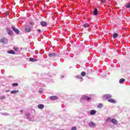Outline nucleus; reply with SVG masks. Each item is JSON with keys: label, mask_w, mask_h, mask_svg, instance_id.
<instances>
[{"label": "nucleus", "mask_w": 130, "mask_h": 130, "mask_svg": "<svg viewBox=\"0 0 130 130\" xmlns=\"http://www.w3.org/2000/svg\"><path fill=\"white\" fill-rule=\"evenodd\" d=\"M0 43H3V44H6L8 43V40L6 38H4L0 40Z\"/></svg>", "instance_id": "nucleus-1"}, {"label": "nucleus", "mask_w": 130, "mask_h": 130, "mask_svg": "<svg viewBox=\"0 0 130 130\" xmlns=\"http://www.w3.org/2000/svg\"><path fill=\"white\" fill-rule=\"evenodd\" d=\"M112 123H113V124H117V123H118V121H117V120H116V118H113L111 120Z\"/></svg>", "instance_id": "nucleus-2"}, {"label": "nucleus", "mask_w": 130, "mask_h": 130, "mask_svg": "<svg viewBox=\"0 0 130 130\" xmlns=\"http://www.w3.org/2000/svg\"><path fill=\"white\" fill-rule=\"evenodd\" d=\"M12 29L13 30V31L14 32H15V33H16V34H19V33H20V31L19 30V29L16 28L14 26H12Z\"/></svg>", "instance_id": "nucleus-3"}, {"label": "nucleus", "mask_w": 130, "mask_h": 130, "mask_svg": "<svg viewBox=\"0 0 130 130\" xmlns=\"http://www.w3.org/2000/svg\"><path fill=\"white\" fill-rule=\"evenodd\" d=\"M111 97H112V96L111 94H107L104 95L103 98L104 99H108V98H111Z\"/></svg>", "instance_id": "nucleus-4"}, {"label": "nucleus", "mask_w": 130, "mask_h": 130, "mask_svg": "<svg viewBox=\"0 0 130 130\" xmlns=\"http://www.w3.org/2000/svg\"><path fill=\"white\" fill-rule=\"evenodd\" d=\"M89 126L90 127H95L96 126V124L93 122H90L89 123Z\"/></svg>", "instance_id": "nucleus-5"}, {"label": "nucleus", "mask_w": 130, "mask_h": 130, "mask_svg": "<svg viewBox=\"0 0 130 130\" xmlns=\"http://www.w3.org/2000/svg\"><path fill=\"white\" fill-rule=\"evenodd\" d=\"M108 102H110V103H113L115 104L116 103V101L114 100L113 99H109L108 100Z\"/></svg>", "instance_id": "nucleus-6"}, {"label": "nucleus", "mask_w": 130, "mask_h": 130, "mask_svg": "<svg viewBox=\"0 0 130 130\" xmlns=\"http://www.w3.org/2000/svg\"><path fill=\"white\" fill-rule=\"evenodd\" d=\"M6 30L9 35H13V31L11 30L10 28H7Z\"/></svg>", "instance_id": "nucleus-7"}, {"label": "nucleus", "mask_w": 130, "mask_h": 130, "mask_svg": "<svg viewBox=\"0 0 130 130\" xmlns=\"http://www.w3.org/2000/svg\"><path fill=\"white\" fill-rule=\"evenodd\" d=\"M50 99H51V100H57V99H58V98L57 96H51L50 97Z\"/></svg>", "instance_id": "nucleus-8"}, {"label": "nucleus", "mask_w": 130, "mask_h": 130, "mask_svg": "<svg viewBox=\"0 0 130 130\" xmlns=\"http://www.w3.org/2000/svg\"><path fill=\"white\" fill-rule=\"evenodd\" d=\"M41 25L43 27H45V26H47V23L45 21H42V22H41Z\"/></svg>", "instance_id": "nucleus-9"}, {"label": "nucleus", "mask_w": 130, "mask_h": 130, "mask_svg": "<svg viewBox=\"0 0 130 130\" xmlns=\"http://www.w3.org/2000/svg\"><path fill=\"white\" fill-rule=\"evenodd\" d=\"M56 55V54H55L54 53H49L48 54L49 57H53V56H55Z\"/></svg>", "instance_id": "nucleus-10"}, {"label": "nucleus", "mask_w": 130, "mask_h": 130, "mask_svg": "<svg viewBox=\"0 0 130 130\" xmlns=\"http://www.w3.org/2000/svg\"><path fill=\"white\" fill-rule=\"evenodd\" d=\"M93 14L94 16H97L98 15V9L95 8L93 11Z\"/></svg>", "instance_id": "nucleus-11"}, {"label": "nucleus", "mask_w": 130, "mask_h": 130, "mask_svg": "<svg viewBox=\"0 0 130 130\" xmlns=\"http://www.w3.org/2000/svg\"><path fill=\"white\" fill-rule=\"evenodd\" d=\"M38 60L35 59L33 58H29V61H31L32 62H35L36 61H38Z\"/></svg>", "instance_id": "nucleus-12"}, {"label": "nucleus", "mask_w": 130, "mask_h": 130, "mask_svg": "<svg viewBox=\"0 0 130 130\" xmlns=\"http://www.w3.org/2000/svg\"><path fill=\"white\" fill-rule=\"evenodd\" d=\"M38 108H39V109H42L44 108V105H43L42 104H40L38 105Z\"/></svg>", "instance_id": "nucleus-13"}, {"label": "nucleus", "mask_w": 130, "mask_h": 130, "mask_svg": "<svg viewBox=\"0 0 130 130\" xmlns=\"http://www.w3.org/2000/svg\"><path fill=\"white\" fill-rule=\"evenodd\" d=\"M118 37V34L115 33L113 35V39H115V38H117Z\"/></svg>", "instance_id": "nucleus-14"}, {"label": "nucleus", "mask_w": 130, "mask_h": 130, "mask_svg": "<svg viewBox=\"0 0 130 130\" xmlns=\"http://www.w3.org/2000/svg\"><path fill=\"white\" fill-rule=\"evenodd\" d=\"M124 81H125V79H124V78H121L119 80V83L120 84H122L123 82H124Z\"/></svg>", "instance_id": "nucleus-15"}, {"label": "nucleus", "mask_w": 130, "mask_h": 130, "mask_svg": "<svg viewBox=\"0 0 130 130\" xmlns=\"http://www.w3.org/2000/svg\"><path fill=\"white\" fill-rule=\"evenodd\" d=\"M11 93L12 94H17V93H19V90H12L11 91Z\"/></svg>", "instance_id": "nucleus-16"}, {"label": "nucleus", "mask_w": 130, "mask_h": 130, "mask_svg": "<svg viewBox=\"0 0 130 130\" xmlns=\"http://www.w3.org/2000/svg\"><path fill=\"white\" fill-rule=\"evenodd\" d=\"M8 53H9L10 54H15V51L14 50H12L10 51H8Z\"/></svg>", "instance_id": "nucleus-17"}, {"label": "nucleus", "mask_w": 130, "mask_h": 130, "mask_svg": "<svg viewBox=\"0 0 130 130\" xmlns=\"http://www.w3.org/2000/svg\"><path fill=\"white\" fill-rule=\"evenodd\" d=\"M31 30H32V29L30 27L25 28L26 32H30Z\"/></svg>", "instance_id": "nucleus-18"}, {"label": "nucleus", "mask_w": 130, "mask_h": 130, "mask_svg": "<svg viewBox=\"0 0 130 130\" xmlns=\"http://www.w3.org/2000/svg\"><path fill=\"white\" fill-rule=\"evenodd\" d=\"M90 113L91 115H94V114H95V113H96V111H95V110H91L90 111Z\"/></svg>", "instance_id": "nucleus-19"}, {"label": "nucleus", "mask_w": 130, "mask_h": 130, "mask_svg": "<svg viewBox=\"0 0 130 130\" xmlns=\"http://www.w3.org/2000/svg\"><path fill=\"white\" fill-rule=\"evenodd\" d=\"M126 8H127V9H129L130 8V2L127 3L125 5Z\"/></svg>", "instance_id": "nucleus-20"}, {"label": "nucleus", "mask_w": 130, "mask_h": 130, "mask_svg": "<svg viewBox=\"0 0 130 130\" xmlns=\"http://www.w3.org/2000/svg\"><path fill=\"white\" fill-rule=\"evenodd\" d=\"M81 75L82 76V77H85V76H86V72H82L81 73Z\"/></svg>", "instance_id": "nucleus-21"}, {"label": "nucleus", "mask_w": 130, "mask_h": 130, "mask_svg": "<svg viewBox=\"0 0 130 130\" xmlns=\"http://www.w3.org/2000/svg\"><path fill=\"white\" fill-rule=\"evenodd\" d=\"M102 107H103V104H99L98 106V108H102Z\"/></svg>", "instance_id": "nucleus-22"}, {"label": "nucleus", "mask_w": 130, "mask_h": 130, "mask_svg": "<svg viewBox=\"0 0 130 130\" xmlns=\"http://www.w3.org/2000/svg\"><path fill=\"white\" fill-rule=\"evenodd\" d=\"M1 100H5L6 99V96L5 95H3L0 97Z\"/></svg>", "instance_id": "nucleus-23"}, {"label": "nucleus", "mask_w": 130, "mask_h": 130, "mask_svg": "<svg viewBox=\"0 0 130 130\" xmlns=\"http://www.w3.org/2000/svg\"><path fill=\"white\" fill-rule=\"evenodd\" d=\"M110 120H111V118L108 117L106 120V122H108V121H110Z\"/></svg>", "instance_id": "nucleus-24"}, {"label": "nucleus", "mask_w": 130, "mask_h": 130, "mask_svg": "<svg viewBox=\"0 0 130 130\" xmlns=\"http://www.w3.org/2000/svg\"><path fill=\"white\" fill-rule=\"evenodd\" d=\"M84 28H88L89 27V24L88 23H85L83 25Z\"/></svg>", "instance_id": "nucleus-25"}, {"label": "nucleus", "mask_w": 130, "mask_h": 130, "mask_svg": "<svg viewBox=\"0 0 130 130\" xmlns=\"http://www.w3.org/2000/svg\"><path fill=\"white\" fill-rule=\"evenodd\" d=\"M85 100H87V101H89V100H91V98H89L88 96H85Z\"/></svg>", "instance_id": "nucleus-26"}, {"label": "nucleus", "mask_w": 130, "mask_h": 130, "mask_svg": "<svg viewBox=\"0 0 130 130\" xmlns=\"http://www.w3.org/2000/svg\"><path fill=\"white\" fill-rule=\"evenodd\" d=\"M12 86L13 87H17V86H18V83H13Z\"/></svg>", "instance_id": "nucleus-27"}, {"label": "nucleus", "mask_w": 130, "mask_h": 130, "mask_svg": "<svg viewBox=\"0 0 130 130\" xmlns=\"http://www.w3.org/2000/svg\"><path fill=\"white\" fill-rule=\"evenodd\" d=\"M71 130H77V127H73Z\"/></svg>", "instance_id": "nucleus-28"}, {"label": "nucleus", "mask_w": 130, "mask_h": 130, "mask_svg": "<svg viewBox=\"0 0 130 130\" xmlns=\"http://www.w3.org/2000/svg\"><path fill=\"white\" fill-rule=\"evenodd\" d=\"M14 50H15V51H18L19 50L18 48H15L14 49Z\"/></svg>", "instance_id": "nucleus-29"}, {"label": "nucleus", "mask_w": 130, "mask_h": 130, "mask_svg": "<svg viewBox=\"0 0 130 130\" xmlns=\"http://www.w3.org/2000/svg\"><path fill=\"white\" fill-rule=\"evenodd\" d=\"M102 2L104 4V3H106V0H102Z\"/></svg>", "instance_id": "nucleus-30"}, {"label": "nucleus", "mask_w": 130, "mask_h": 130, "mask_svg": "<svg viewBox=\"0 0 130 130\" xmlns=\"http://www.w3.org/2000/svg\"><path fill=\"white\" fill-rule=\"evenodd\" d=\"M11 91V90H6V92H7V93H8V92H10Z\"/></svg>", "instance_id": "nucleus-31"}, {"label": "nucleus", "mask_w": 130, "mask_h": 130, "mask_svg": "<svg viewBox=\"0 0 130 130\" xmlns=\"http://www.w3.org/2000/svg\"><path fill=\"white\" fill-rule=\"evenodd\" d=\"M38 31H39L40 33H41V30L38 29Z\"/></svg>", "instance_id": "nucleus-32"}, {"label": "nucleus", "mask_w": 130, "mask_h": 130, "mask_svg": "<svg viewBox=\"0 0 130 130\" xmlns=\"http://www.w3.org/2000/svg\"><path fill=\"white\" fill-rule=\"evenodd\" d=\"M30 24H32V22H30Z\"/></svg>", "instance_id": "nucleus-33"}]
</instances>
